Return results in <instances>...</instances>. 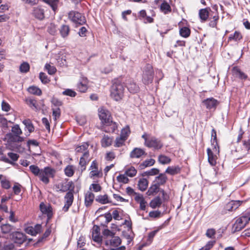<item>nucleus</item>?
Masks as SVG:
<instances>
[{
    "label": "nucleus",
    "instance_id": "nucleus-45",
    "mask_svg": "<svg viewBox=\"0 0 250 250\" xmlns=\"http://www.w3.org/2000/svg\"><path fill=\"white\" fill-rule=\"evenodd\" d=\"M137 170L133 167H131L125 170V174L126 176L133 177L136 175Z\"/></svg>",
    "mask_w": 250,
    "mask_h": 250
},
{
    "label": "nucleus",
    "instance_id": "nucleus-63",
    "mask_svg": "<svg viewBox=\"0 0 250 250\" xmlns=\"http://www.w3.org/2000/svg\"><path fill=\"white\" fill-rule=\"evenodd\" d=\"M91 188H92L93 191L95 192L100 191L102 189L101 187L97 184H91L90 187V189H91Z\"/></svg>",
    "mask_w": 250,
    "mask_h": 250
},
{
    "label": "nucleus",
    "instance_id": "nucleus-13",
    "mask_svg": "<svg viewBox=\"0 0 250 250\" xmlns=\"http://www.w3.org/2000/svg\"><path fill=\"white\" fill-rule=\"evenodd\" d=\"M10 237L14 243L19 244H22L25 240V235L19 231L12 232L10 234Z\"/></svg>",
    "mask_w": 250,
    "mask_h": 250
},
{
    "label": "nucleus",
    "instance_id": "nucleus-36",
    "mask_svg": "<svg viewBox=\"0 0 250 250\" xmlns=\"http://www.w3.org/2000/svg\"><path fill=\"white\" fill-rule=\"evenodd\" d=\"M89 146L87 143H83L82 145L78 146L75 148L77 153H82L84 154L85 151H88L87 149Z\"/></svg>",
    "mask_w": 250,
    "mask_h": 250
},
{
    "label": "nucleus",
    "instance_id": "nucleus-25",
    "mask_svg": "<svg viewBox=\"0 0 250 250\" xmlns=\"http://www.w3.org/2000/svg\"><path fill=\"white\" fill-rule=\"evenodd\" d=\"M181 171V167L178 166L168 167L166 170V173L171 175L178 174Z\"/></svg>",
    "mask_w": 250,
    "mask_h": 250
},
{
    "label": "nucleus",
    "instance_id": "nucleus-35",
    "mask_svg": "<svg viewBox=\"0 0 250 250\" xmlns=\"http://www.w3.org/2000/svg\"><path fill=\"white\" fill-rule=\"evenodd\" d=\"M148 181L146 179L142 178L138 182V186L139 189L141 191H145L147 188Z\"/></svg>",
    "mask_w": 250,
    "mask_h": 250
},
{
    "label": "nucleus",
    "instance_id": "nucleus-30",
    "mask_svg": "<svg viewBox=\"0 0 250 250\" xmlns=\"http://www.w3.org/2000/svg\"><path fill=\"white\" fill-rule=\"evenodd\" d=\"M96 201L102 204L111 203L112 202L108 198V196L107 194L98 196L96 198Z\"/></svg>",
    "mask_w": 250,
    "mask_h": 250
},
{
    "label": "nucleus",
    "instance_id": "nucleus-16",
    "mask_svg": "<svg viewBox=\"0 0 250 250\" xmlns=\"http://www.w3.org/2000/svg\"><path fill=\"white\" fill-rule=\"evenodd\" d=\"M89 152L88 151H85L83 156L80 158L79 165L81 167V170L83 171L86 168V166L89 162Z\"/></svg>",
    "mask_w": 250,
    "mask_h": 250
},
{
    "label": "nucleus",
    "instance_id": "nucleus-43",
    "mask_svg": "<svg viewBox=\"0 0 250 250\" xmlns=\"http://www.w3.org/2000/svg\"><path fill=\"white\" fill-rule=\"evenodd\" d=\"M155 162V160L153 159L146 160L140 165V167H141V168H144L147 167H150L154 165Z\"/></svg>",
    "mask_w": 250,
    "mask_h": 250
},
{
    "label": "nucleus",
    "instance_id": "nucleus-6",
    "mask_svg": "<svg viewBox=\"0 0 250 250\" xmlns=\"http://www.w3.org/2000/svg\"><path fill=\"white\" fill-rule=\"evenodd\" d=\"M153 79V70L152 66L149 64L146 65L143 74V82L145 84L151 83Z\"/></svg>",
    "mask_w": 250,
    "mask_h": 250
},
{
    "label": "nucleus",
    "instance_id": "nucleus-51",
    "mask_svg": "<svg viewBox=\"0 0 250 250\" xmlns=\"http://www.w3.org/2000/svg\"><path fill=\"white\" fill-rule=\"evenodd\" d=\"M30 69L29 64L26 62H24L22 63L20 66V70L22 73H26Z\"/></svg>",
    "mask_w": 250,
    "mask_h": 250
},
{
    "label": "nucleus",
    "instance_id": "nucleus-44",
    "mask_svg": "<svg viewBox=\"0 0 250 250\" xmlns=\"http://www.w3.org/2000/svg\"><path fill=\"white\" fill-rule=\"evenodd\" d=\"M13 229V226L8 224H3L1 226V231L3 233H8L10 232Z\"/></svg>",
    "mask_w": 250,
    "mask_h": 250
},
{
    "label": "nucleus",
    "instance_id": "nucleus-56",
    "mask_svg": "<svg viewBox=\"0 0 250 250\" xmlns=\"http://www.w3.org/2000/svg\"><path fill=\"white\" fill-rule=\"evenodd\" d=\"M62 94L64 95L69 96L71 97H74L76 95V93L71 89H66L62 92Z\"/></svg>",
    "mask_w": 250,
    "mask_h": 250
},
{
    "label": "nucleus",
    "instance_id": "nucleus-15",
    "mask_svg": "<svg viewBox=\"0 0 250 250\" xmlns=\"http://www.w3.org/2000/svg\"><path fill=\"white\" fill-rule=\"evenodd\" d=\"M203 104L208 109L216 108L219 104L218 101L213 98H207L203 101Z\"/></svg>",
    "mask_w": 250,
    "mask_h": 250
},
{
    "label": "nucleus",
    "instance_id": "nucleus-47",
    "mask_svg": "<svg viewBox=\"0 0 250 250\" xmlns=\"http://www.w3.org/2000/svg\"><path fill=\"white\" fill-rule=\"evenodd\" d=\"M130 129L128 126L123 128L121 130L120 136L126 140L129 134H130Z\"/></svg>",
    "mask_w": 250,
    "mask_h": 250
},
{
    "label": "nucleus",
    "instance_id": "nucleus-22",
    "mask_svg": "<svg viewBox=\"0 0 250 250\" xmlns=\"http://www.w3.org/2000/svg\"><path fill=\"white\" fill-rule=\"evenodd\" d=\"M232 72L234 76L239 78L240 79L246 80L248 78L247 75L241 71V70L237 66L233 67Z\"/></svg>",
    "mask_w": 250,
    "mask_h": 250
},
{
    "label": "nucleus",
    "instance_id": "nucleus-17",
    "mask_svg": "<svg viewBox=\"0 0 250 250\" xmlns=\"http://www.w3.org/2000/svg\"><path fill=\"white\" fill-rule=\"evenodd\" d=\"M240 205V201H231L225 205L224 209L229 211H233L238 208Z\"/></svg>",
    "mask_w": 250,
    "mask_h": 250
},
{
    "label": "nucleus",
    "instance_id": "nucleus-28",
    "mask_svg": "<svg viewBox=\"0 0 250 250\" xmlns=\"http://www.w3.org/2000/svg\"><path fill=\"white\" fill-rule=\"evenodd\" d=\"M40 208L41 211L43 213L47 215L48 218L52 217V213L51 209L50 207L46 206L43 203H42L40 205Z\"/></svg>",
    "mask_w": 250,
    "mask_h": 250
},
{
    "label": "nucleus",
    "instance_id": "nucleus-59",
    "mask_svg": "<svg viewBox=\"0 0 250 250\" xmlns=\"http://www.w3.org/2000/svg\"><path fill=\"white\" fill-rule=\"evenodd\" d=\"M21 186L18 183H16L14 185L13 187V190L15 194L19 195L20 194L21 191Z\"/></svg>",
    "mask_w": 250,
    "mask_h": 250
},
{
    "label": "nucleus",
    "instance_id": "nucleus-12",
    "mask_svg": "<svg viewBox=\"0 0 250 250\" xmlns=\"http://www.w3.org/2000/svg\"><path fill=\"white\" fill-rule=\"evenodd\" d=\"M121 239L119 237L113 236L110 240V246L117 248H111L110 250H125V247L124 246L118 247L121 244Z\"/></svg>",
    "mask_w": 250,
    "mask_h": 250
},
{
    "label": "nucleus",
    "instance_id": "nucleus-57",
    "mask_svg": "<svg viewBox=\"0 0 250 250\" xmlns=\"http://www.w3.org/2000/svg\"><path fill=\"white\" fill-rule=\"evenodd\" d=\"M161 212L159 210H155L150 211L149 216L151 218H158L161 217Z\"/></svg>",
    "mask_w": 250,
    "mask_h": 250
},
{
    "label": "nucleus",
    "instance_id": "nucleus-37",
    "mask_svg": "<svg viewBox=\"0 0 250 250\" xmlns=\"http://www.w3.org/2000/svg\"><path fill=\"white\" fill-rule=\"evenodd\" d=\"M159 187L156 184L152 185L147 190L146 193L148 195H153L159 191Z\"/></svg>",
    "mask_w": 250,
    "mask_h": 250
},
{
    "label": "nucleus",
    "instance_id": "nucleus-19",
    "mask_svg": "<svg viewBox=\"0 0 250 250\" xmlns=\"http://www.w3.org/2000/svg\"><path fill=\"white\" fill-rule=\"evenodd\" d=\"M100 229L97 225H94L92 228V236L93 240L96 242H100L102 241V237L100 235Z\"/></svg>",
    "mask_w": 250,
    "mask_h": 250
},
{
    "label": "nucleus",
    "instance_id": "nucleus-64",
    "mask_svg": "<svg viewBox=\"0 0 250 250\" xmlns=\"http://www.w3.org/2000/svg\"><path fill=\"white\" fill-rule=\"evenodd\" d=\"M87 31V29L85 27L83 26L81 27L80 29H79L78 34L80 36L84 37L86 36V33Z\"/></svg>",
    "mask_w": 250,
    "mask_h": 250
},
{
    "label": "nucleus",
    "instance_id": "nucleus-29",
    "mask_svg": "<svg viewBox=\"0 0 250 250\" xmlns=\"http://www.w3.org/2000/svg\"><path fill=\"white\" fill-rule=\"evenodd\" d=\"M162 204V201L161 198L160 196H157L150 201L149 206L152 208H155L160 207Z\"/></svg>",
    "mask_w": 250,
    "mask_h": 250
},
{
    "label": "nucleus",
    "instance_id": "nucleus-27",
    "mask_svg": "<svg viewBox=\"0 0 250 250\" xmlns=\"http://www.w3.org/2000/svg\"><path fill=\"white\" fill-rule=\"evenodd\" d=\"M207 153L209 163L212 166H215L216 164V156L214 155L213 153L209 148L207 149Z\"/></svg>",
    "mask_w": 250,
    "mask_h": 250
},
{
    "label": "nucleus",
    "instance_id": "nucleus-33",
    "mask_svg": "<svg viewBox=\"0 0 250 250\" xmlns=\"http://www.w3.org/2000/svg\"><path fill=\"white\" fill-rule=\"evenodd\" d=\"M70 32L69 26L67 25L63 24L61 26L60 29V32L61 36L64 38L68 36Z\"/></svg>",
    "mask_w": 250,
    "mask_h": 250
},
{
    "label": "nucleus",
    "instance_id": "nucleus-52",
    "mask_svg": "<svg viewBox=\"0 0 250 250\" xmlns=\"http://www.w3.org/2000/svg\"><path fill=\"white\" fill-rule=\"evenodd\" d=\"M159 172V170L158 168H153L150 170L146 171L145 172H144V174H143V175L153 176L158 174Z\"/></svg>",
    "mask_w": 250,
    "mask_h": 250
},
{
    "label": "nucleus",
    "instance_id": "nucleus-18",
    "mask_svg": "<svg viewBox=\"0 0 250 250\" xmlns=\"http://www.w3.org/2000/svg\"><path fill=\"white\" fill-rule=\"evenodd\" d=\"M144 155H146L145 151L138 147L134 148L130 153V157L131 158H139Z\"/></svg>",
    "mask_w": 250,
    "mask_h": 250
},
{
    "label": "nucleus",
    "instance_id": "nucleus-53",
    "mask_svg": "<svg viewBox=\"0 0 250 250\" xmlns=\"http://www.w3.org/2000/svg\"><path fill=\"white\" fill-rule=\"evenodd\" d=\"M26 103L31 107H34L36 110H38L39 109L36 105V100L33 99H27L26 100Z\"/></svg>",
    "mask_w": 250,
    "mask_h": 250
},
{
    "label": "nucleus",
    "instance_id": "nucleus-49",
    "mask_svg": "<svg viewBox=\"0 0 250 250\" xmlns=\"http://www.w3.org/2000/svg\"><path fill=\"white\" fill-rule=\"evenodd\" d=\"M64 172L66 176L68 177H71L73 175L74 170L73 169V166L69 165L67 166L64 169Z\"/></svg>",
    "mask_w": 250,
    "mask_h": 250
},
{
    "label": "nucleus",
    "instance_id": "nucleus-39",
    "mask_svg": "<svg viewBox=\"0 0 250 250\" xmlns=\"http://www.w3.org/2000/svg\"><path fill=\"white\" fill-rule=\"evenodd\" d=\"M160 9L161 11L164 13V14H167L171 11V8L169 4L166 1L163 2L160 6Z\"/></svg>",
    "mask_w": 250,
    "mask_h": 250
},
{
    "label": "nucleus",
    "instance_id": "nucleus-32",
    "mask_svg": "<svg viewBox=\"0 0 250 250\" xmlns=\"http://www.w3.org/2000/svg\"><path fill=\"white\" fill-rule=\"evenodd\" d=\"M167 177L165 174L161 173L158 176L156 177L155 181L156 184L158 185L159 187L160 185H163L166 182Z\"/></svg>",
    "mask_w": 250,
    "mask_h": 250
},
{
    "label": "nucleus",
    "instance_id": "nucleus-20",
    "mask_svg": "<svg viewBox=\"0 0 250 250\" xmlns=\"http://www.w3.org/2000/svg\"><path fill=\"white\" fill-rule=\"evenodd\" d=\"M87 79L86 78H82L77 84V89L81 92H85L87 89Z\"/></svg>",
    "mask_w": 250,
    "mask_h": 250
},
{
    "label": "nucleus",
    "instance_id": "nucleus-54",
    "mask_svg": "<svg viewBox=\"0 0 250 250\" xmlns=\"http://www.w3.org/2000/svg\"><path fill=\"white\" fill-rule=\"evenodd\" d=\"M39 78L42 83L46 84L50 82L47 76L43 72H41L39 75Z\"/></svg>",
    "mask_w": 250,
    "mask_h": 250
},
{
    "label": "nucleus",
    "instance_id": "nucleus-48",
    "mask_svg": "<svg viewBox=\"0 0 250 250\" xmlns=\"http://www.w3.org/2000/svg\"><path fill=\"white\" fill-rule=\"evenodd\" d=\"M125 139L121 136L117 137L115 140L114 146L117 147L123 146L125 145Z\"/></svg>",
    "mask_w": 250,
    "mask_h": 250
},
{
    "label": "nucleus",
    "instance_id": "nucleus-61",
    "mask_svg": "<svg viewBox=\"0 0 250 250\" xmlns=\"http://www.w3.org/2000/svg\"><path fill=\"white\" fill-rule=\"evenodd\" d=\"M60 109L59 108H57L55 109H53V116L54 117V120H56L58 119L60 116Z\"/></svg>",
    "mask_w": 250,
    "mask_h": 250
},
{
    "label": "nucleus",
    "instance_id": "nucleus-21",
    "mask_svg": "<svg viewBox=\"0 0 250 250\" xmlns=\"http://www.w3.org/2000/svg\"><path fill=\"white\" fill-rule=\"evenodd\" d=\"M23 124L25 125V129L28 130V133H25V135L26 137L30 135V134L34 131V126L29 119H26L22 121Z\"/></svg>",
    "mask_w": 250,
    "mask_h": 250
},
{
    "label": "nucleus",
    "instance_id": "nucleus-26",
    "mask_svg": "<svg viewBox=\"0 0 250 250\" xmlns=\"http://www.w3.org/2000/svg\"><path fill=\"white\" fill-rule=\"evenodd\" d=\"M94 199V194L91 192L88 191L85 195L84 204L86 207L90 206L93 203Z\"/></svg>",
    "mask_w": 250,
    "mask_h": 250
},
{
    "label": "nucleus",
    "instance_id": "nucleus-40",
    "mask_svg": "<svg viewBox=\"0 0 250 250\" xmlns=\"http://www.w3.org/2000/svg\"><path fill=\"white\" fill-rule=\"evenodd\" d=\"M28 91L32 94L36 95L38 96L41 95L42 93L41 89L35 86H30L28 88Z\"/></svg>",
    "mask_w": 250,
    "mask_h": 250
},
{
    "label": "nucleus",
    "instance_id": "nucleus-46",
    "mask_svg": "<svg viewBox=\"0 0 250 250\" xmlns=\"http://www.w3.org/2000/svg\"><path fill=\"white\" fill-rule=\"evenodd\" d=\"M158 161L161 164L165 165L169 164L171 160L169 157L165 155H161L158 157Z\"/></svg>",
    "mask_w": 250,
    "mask_h": 250
},
{
    "label": "nucleus",
    "instance_id": "nucleus-2",
    "mask_svg": "<svg viewBox=\"0 0 250 250\" xmlns=\"http://www.w3.org/2000/svg\"><path fill=\"white\" fill-rule=\"evenodd\" d=\"M31 172L35 176H38L41 181L45 184L49 183V177H53L55 173V170L50 167H45L43 169L40 168L34 165L29 166Z\"/></svg>",
    "mask_w": 250,
    "mask_h": 250
},
{
    "label": "nucleus",
    "instance_id": "nucleus-38",
    "mask_svg": "<svg viewBox=\"0 0 250 250\" xmlns=\"http://www.w3.org/2000/svg\"><path fill=\"white\" fill-rule=\"evenodd\" d=\"M42 1L48 4L52 8V10L55 12L57 9L59 0H42Z\"/></svg>",
    "mask_w": 250,
    "mask_h": 250
},
{
    "label": "nucleus",
    "instance_id": "nucleus-42",
    "mask_svg": "<svg viewBox=\"0 0 250 250\" xmlns=\"http://www.w3.org/2000/svg\"><path fill=\"white\" fill-rule=\"evenodd\" d=\"M242 38V36L238 31H235L233 34L229 35V41L233 40L234 41H240Z\"/></svg>",
    "mask_w": 250,
    "mask_h": 250
},
{
    "label": "nucleus",
    "instance_id": "nucleus-1",
    "mask_svg": "<svg viewBox=\"0 0 250 250\" xmlns=\"http://www.w3.org/2000/svg\"><path fill=\"white\" fill-rule=\"evenodd\" d=\"M12 133L6 135L8 139V147L12 150L19 152L23 151L24 148L19 144L24 141L25 138L20 136L22 131L18 125H14L11 129Z\"/></svg>",
    "mask_w": 250,
    "mask_h": 250
},
{
    "label": "nucleus",
    "instance_id": "nucleus-4",
    "mask_svg": "<svg viewBox=\"0 0 250 250\" xmlns=\"http://www.w3.org/2000/svg\"><path fill=\"white\" fill-rule=\"evenodd\" d=\"M250 215L247 214L246 212L238 218L233 226L234 230L235 231H238L244 229L250 221Z\"/></svg>",
    "mask_w": 250,
    "mask_h": 250
},
{
    "label": "nucleus",
    "instance_id": "nucleus-3",
    "mask_svg": "<svg viewBox=\"0 0 250 250\" xmlns=\"http://www.w3.org/2000/svg\"><path fill=\"white\" fill-rule=\"evenodd\" d=\"M124 86L120 83H114L111 87V97L115 101L122 99L124 96Z\"/></svg>",
    "mask_w": 250,
    "mask_h": 250
},
{
    "label": "nucleus",
    "instance_id": "nucleus-31",
    "mask_svg": "<svg viewBox=\"0 0 250 250\" xmlns=\"http://www.w3.org/2000/svg\"><path fill=\"white\" fill-rule=\"evenodd\" d=\"M126 87L130 93H136L139 90V87L134 82H130L127 84Z\"/></svg>",
    "mask_w": 250,
    "mask_h": 250
},
{
    "label": "nucleus",
    "instance_id": "nucleus-55",
    "mask_svg": "<svg viewBox=\"0 0 250 250\" xmlns=\"http://www.w3.org/2000/svg\"><path fill=\"white\" fill-rule=\"evenodd\" d=\"M117 181L120 183L126 184L128 182V178L125 175L120 174L117 177Z\"/></svg>",
    "mask_w": 250,
    "mask_h": 250
},
{
    "label": "nucleus",
    "instance_id": "nucleus-62",
    "mask_svg": "<svg viewBox=\"0 0 250 250\" xmlns=\"http://www.w3.org/2000/svg\"><path fill=\"white\" fill-rule=\"evenodd\" d=\"M25 231L27 233L30 234L31 235L34 236L36 235V231L33 229V227L30 226L27 227L26 228H25Z\"/></svg>",
    "mask_w": 250,
    "mask_h": 250
},
{
    "label": "nucleus",
    "instance_id": "nucleus-60",
    "mask_svg": "<svg viewBox=\"0 0 250 250\" xmlns=\"http://www.w3.org/2000/svg\"><path fill=\"white\" fill-rule=\"evenodd\" d=\"M7 155L13 162L17 161L19 158V155L18 154L13 152L8 153Z\"/></svg>",
    "mask_w": 250,
    "mask_h": 250
},
{
    "label": "nucleus",
    "instance_id": "nucleus-23",
    "mask_svg": "<svg viewBox=\"0 0 250 250\" xmlns=\"http://www.w3.org/2000/svg\"><path fill=\"white\" fill-rule=\"evenodd\" d=\"M211 136L213 137V139L211 140V145L212 146L214 147L213 149L217 153H219V146L217 142L216 132L214 128H213L211 130Z\"/></svg>",
    "mask_w": 250,
    "mask_h": 250
},
{
    "label": "nucleus",
    "instance_id": "nucleus-24",
    "mask_svg": "<svg viewBox=\"0 0 250 250\" xmlns=\"http://www.w3.org/2000/svg\"><path fill=\"white\" fill-rule=\"evenodd\" d=\"M105 126V131L115 132L117 130L118 125L116 122H113L112 120H111L109 124H106Z\"/></svg>",
    "mask_w": 250,
    "mask_h": 250
},
{
    "label": "nucleus",
    "instance_id": "nucleus-7",
    "mask_svg": "<svg viewBox=\"0 0 250 250\" xmlns=\"http://www.w3.org/2000/svg\"><path fill=\"white\" fill-rule=\"evenodd\" d=\"M99 116L102 123L104 125L109 124L112 120V117L110 112L103 108H101L99 112Z\"/></svg>",
    "mask_w": 250,
    "mask_h": 250
},
{
    "label": "nucleus",
    "instance_id": "nucleus-5",
    "mask_svg": "<svg viewBox=\"0 0 250 250\" xmlns=\"http://www.w3.org/2000/svg\"><path fill=\"white\" fill-rule=\"evenodd\" d=\"M68 18L72 22L76 24V26L83 25L86 22L85 17L83 14L73 10L68 13Z\"/></svg>",
    "mask_w": 250,
    "mask_h": 250
},
{
    "label": "nucleus",
    "instance_id": "nucleus-11",
    "mask_svg": "<svg viewBox=\"0 0 250 250\" xmlns=\"http://www.w3.org/2000/svg\"><path fill=\"white\" fill-rule=\"evenodd\" d=\"M161 141L155 137H152L146 142V146L149 148L153 147L155 149H160L163 147Z\"/></svg>",
    "mask_w": 250,
    "mask_h": 250
},
{
    "label": "nucleus",
    "instance_id": "nucleus-10",
    "mask_svg": "<svg viewBox=\"0 0 250 250\" xmlns=\"http://www.w3.org/2000/svg\"><path fill=\"white\" fill-rule=\"evenodd\" d=\"M212 9L214 10V12L211 14V16L209 18V22L208 25L210 27L214 28L216 27L219 19V16L218 12L217 6L216 5H214L212 7Z\"/></svg>",
    "mask_w": 250,
    "mask_h": 250
},
{
    "label": "nucleus",
    "instance_id": "nucleus-41",
    "mask_svg": "<svg viewBox=\"0 0 250 250\" xmlns=\"http://www.w3.org/2000/svg\"><path fill=\"white\" fill-rule=\"evenodd\" d=\"M180 35L184 38H188L190 34V30L187 27H183L180 29Z\"/></svg>",
    "mask_w": 250,
    "mask_h": 250
},
{
    "label": "nucleus",
    "instance_id": "nucleus-50",
    "mask_svg": "<svg viewBox=\"0 0 250 250\" xmlns=\"http://www.w3.org/2000/svg\"><path fill=\"white\" fill-rule=\"evenodd\" d=\"M45 69L48 72V73L50 75H53L55 73L57 70L55 66L51 65L49 64L46 63L45 65Z\"/></svg>",
    "mask_w": 250,
    "mask_h": 250
},
{
    "label": "nucleus",
    "instance_id": "nucleus-34",
    "mask_svg": "<svg viewBox=\"0 0 250 250\" xmlns=\"http://www.w3.org/2000/svg\"><path fill=\"white\" fill-rule=\"evenodd\" d=\"M112 142V138L107 135H104L101 140V144L103 147H106L110 146Z\"/></svg>",
    "mask_w": 250,
    "mask_h": 250
},
{
    "label": "nucleus",
    "instance_id": "nucleus-8",
    "mask_svg": "<svg viewBox=\"0 0 250 250\" xmlns=\"http://www.w3.org/2000/svg\"><path fill=\"white\" fill-rule=\"evenodd\" d=\"M214 12V10H212L210 8L207 7L201 9L199 11V17L200 21L202 22L206 21L211 16V14Z\"/></svg>",
    "mask_w": 250,
    "mask_h": 250
},
{
    "label": "nucleus",
    "instance_id": "nucleus-9",
    "mask_svg": "<svg viewBox=\"0 0 250 250\" xmlns=\"http://www.w3.org/2000/svg\"><path fill=\"white\" fill-rule=\"evenodd\" d=\"M74 200L73 192L71 191H68L64 196V205L62 208V210L67 212L70 207L72 205Z\"/></svg>",
    "mask_w": 250,
    "mask_h": 250
},
{
    "label": "nucleus",
    "instance_id": "nucleus-58",
    "mask_svg": "<svg viewBox=\"0 0 250 250\" xmlns=\"http://www.w3.org/2000/svg\"><path fill=\"white\" fill-rule=\"evenodd\" d=\"M47 31L52 35H55L57 31L56 26L53 23H51L48 26Z\"/></svg>",
    "mask_w": 250,
    "mask_h": 250
},
{
    "label": "nucleus",
    "instance_id": "nucleus-14",
    "mask_svg": "<svg viewBox=\"0 0 250 250\" xmlns=\"http://www.w3.org/2000/svg\"><path fill=\"white\" fill-rule=\"evenodd\" d=\"M32 15L36 19L42 20L44 18V10L40 6L34 7L32 10Z\"/></svg>",
    "mask_w": 250,
    "mask_h": 250
}]
</instances>
